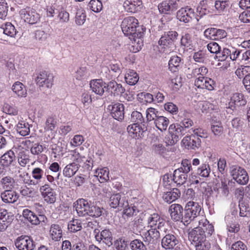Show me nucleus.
I'll list each match as a JSON object with an SVG mask.
<instances>
[{
    "label": "nucleus",
    "mask_w": 250,
    "mask_h": 250,
    "mask_svg": "<svg viewBox=\"0 0 250 250\" xmlns=\"http://www.w3.org/2000/svg\"><path fill=\"white\" fill-rule=\"evenodd\" d=\"M20 13L24 21L29 24H35L39 21L40 19V15L35 10L30 7L21 9Z\"/></svg>",
    "instance_id": "obj_10"
},
{
    "label": "nucleus",
    "mask_w": 250,
    "mask_h": 250,
    "mask_svg": "<svg viewBox=\"0 0 250 250\" xmlns=\"http://www.w3.org/2000/svg\"><path fill=\"white\" fill-rule=\"evenodd\" d=\"M30 157L26 151H22L19 153L18 161L20 165L24 167L30 162Z\"/></svg>",
    "instance_id": "obj_49"
},
{
    "label": "nucleus",
    "mask_w": 250,
    "mask_h": 250,
    "mask_svg": "<svg viewBox=\"0 0 250 250\" xmlns=\"http://www.w3.org/2000/svg\"><path fill=\"white\" fill-rule=\"evenodd\" d=\"M177 2L176 0H165L158 5V9L162 14H169L171 10L176 8Z\"/></svg>",
    "instance_id": "obj_26"
},
{
    "label": "nucleus",
    "mask_w": 250,
    "mask_h": 250,
    "mask_svg": "<svg viewBox=\"0 0 250 250\" xmlns=\"http://www.w3.org/2000/svg\"><path fill=\"white\" fill-rule=\"evenodd\" d=\"M95 174L101 183H104L109 180V170L106 167L97 168L95 171Z\"/></svg>",
    "instance_id": "obj_44"
},
{
    "label": "nucleus",
    "mask_w": 250,
    "mask_h": 250,
    "mask_svg": "<svg viewBox=\"0 0 250 250\" xmlns=\"http://www.w3.org/2000/svg\"><path fill=\"white\" fill-rule=\"evenodd\" d=\"M177 169L183 173L188 174L192 169L190 161L188 159L183 160L182 161L181 167Z\"/></svg>",
    "instance_id": "obj_59"
},
{
    "label": "nucleus",
    "mask_w": 250,
    "mask_h": 250,
    "mask_svg": "<svg viewBox=\"0 0 250 250\" xmlns=\"http://www.w3.org/2000/svg\"><path fill=\"white\" fill-rule=\"evenodd\" d=\"M178 36V33L175 31H169L165 32L160 39L158 43L163 52L166 54H169L175 48L174 42Z\"/></svg>",
    "instance_id": "obj_2"
},
{
    "label": "nucleus",
    "mask_w": 250,
    "mask_h": 250,
    "mask_svg": "<svg viewBox=\"0 0 250 250\" xmlns=\"http://www.w3.org/2000/svg\"><path fill=\"white\" fill-rule=\"evenodd\" d=\"M164 232H162L158 229L150 228L149 229L144 233V239L146 242L149 243H154L161 235H164Z\"/></svg>",
    "instance_id": "obj_17"
},
{
    "label": "nucleus",
    "mask_w": 250,
    "mask_h": 250,
    "mask_svg": "<svg viewBox=\"0 0 250 250\" xmlns=\"http://www.w3.org/2000/svg\"><path fill=\"white\" fill-rule=\"evenodd\" d=\"M185 208L192 214L198 220H200L199 215L201 211V207L198 203L189 201L187 203Z\"/></svg>",
    "instance_id": "obj_32"
},
{
    "label": "nucleus",
    "mask_w": 250,
    "mask_h": 250,
    "mask_svg": "<svg viewBox=\"0 0 250 250\" xmlns=\"http://www.w3.org/2000/svg\"><path fill=\"white\" fill-rule=\"evenodd\" d=\"M48 37V34L42 30H37L35 33L36 40L40 43L45 42Z\"/></svg>",
    "instance_id": "obj_64"
},
{
    "label": "nucleus",
    "mask_w": 250,
    "mask_h": 250,
    "mask_svg": "<svg viewBox=\"0 0 250 250\" xmlns=\"http://www.w3.org/2000/svg\"><path fill=\"white\" fill-rule=\"evenodd\" d=\"M2 201L6 203H14L19 198L18 194L12 190H6L0 194Z\"/></svg>",
    "instance_id": "obj_29"
},
{
    "label": "nucleus",
    "mask_w": 250,
    "mask_h": 250,
    "mask_svg": "<svg viewBox=\"0 0 250 250\" xmlns=\"http://www.w3.org/2000/svg\"><path fill=\"white\" fill-rule=\"evenodd\" d=\"M230 173L233 179L240 185H246L249 181V178L247 171L244 168L238 166H231Z\"/></svg>",
    "instance_id": "obj_5"
},
{
    "label": "nucleus",
    "mask_w": 250,
    "mask_h": 250,
    "mask_svg": "<svg viewBox=\"0 0 250 250\" xmlns=\"http://www.w3.org/2000/svg\"><path fill=\"white\" fill-rule=\"evenodd\" d=\"M181 59L177 56H174L171 57L168 62L169 69L172 72H177L180 66Z\"/></svg>",
    "instance_id": "obj_47"
},
{
    "label": "nucleus",
    "mask_w": 250,
    "mask_h": 250,
    "mask_svg": "<svg viewBox=\"0 0 250 250\" xmlns=\"http://www.w3.org/2000/svg\"><path fill=\"white\" fill-rule=\"evenodd\" d=\"M15 159V155L14 152L12 150H9L1 157L0 165L7 167L12 164Z\"/></svg>",
    "instance_id": "obj_40"
},
{
    "label": "nucleus",
    "mask_w": 250,
    "mask_h": 250,
    "mask_svg": "<svg viewBox=\"0 0 250 250\" xmlns=\"http://www.w3.org/2000/svg\"><path fill=\"white\" fill-rule=\"evenodd\" d=\"M40 191L44 200L49 204H53L56 200V194L48 184L40 186Z\"/></svg>",
    "instance_id": "obj_13"
},
{
    "label": "nucleus",
    "mask_w": 250,
    "mask_h": 250,
    "mask_svg": "<svg viewBox=\"0 0 250 250\" xmlns=\"http://www.w3.org/2000/svg\"><path fill=\"white\" fill-rule=\"evenodd\" d=\"M90 86L93 92L99 95H102L104 94V89L106 87V83L100 79L91 81Z\"/></svg>",
    "instance_id": "obj_27"
},
{
    "label": "nucleus",
    "mask_w": 250,
    "mask_h": 250,
    "mask_svg": "<svg viewBox=\"0 0 250 250\" xmlns=\"http://www.w3.org/2000/svg\"><path fill=\"white\" fill-rule=\"evenodd\" d=\"M16 131L22 136L29 135L30 132L29 124L24 121H20L16 125Z\"/></svg>",
    "instance_id": "obj_39"
},
{
    "label": "nucleus",
    "mask_w": 250,
    "mask_h": 250,
    "mask_svg": "<svg viewBox=\"0 0 250 250\" xmlns=\"http://www.w3.org/2000/svg\"><path fill=\"white\" fill-rule=\"evenodd\" d=\"M227 229L229 232L237 233L240 230V225L233 220L232 217L228 216L225 217Z\"/></svg>",
    "instance_id": "obj_37"
},
{
    "label": "nucleus",
    "mask_w": 250,
    "mask_h": 250,
    "mask_svg": "<svg viewBox=\"0 0 250 250\" xmlns=\"http://www.w3.org/2000/svg\"><path fill=\"white\" fill-rule=\"evenodd\" d=\"M62 231L61 226L56 224H52L50 228L49 234L54 241H59L62 237Z\"/></svg>",
    "instance_id": "obj_35"
},
{
    "label": "nucleus",
    "mask_w": 250,
    "mask_h": 250,
    "mask_svg": "<svg viewBox=\"0 0 250 250\" xmlns=\"http://www.w3.org/2000/svg\"><path fill=\"white\" fill-rule=\"evenodd\" d=\"M82 225L80 221L75 219L70 221L68 224V229L72 232H76L82 229Z\"/></svg>",
    "instance_id": "obj_53"
},
{
    "label": "nucleus",
    "mask_w": 250,
    "mask_h": 250,
    "mask_svg": "<svg viewBox=\"0 0 250 250\" xmlns=\"http://www.w3.org/2000/svg\"><path fill=\"white\" fill-rule=\"evenodd\" d=\"M247 104V101L244 96L242 93H234L230 97L229 102L227 104V108L230 109H237L244 106Z\"/></svg>",
    "instance_id": "obj_11"
},
{
    "label": "nucleus",
    "mask_w": 250,
    "mask_h": 250,
    "mask_svg": "<svg viewBox=\"0 0 250 250\" xmlns=\"http://www.w3.org/2000/svg\"><path fill=\"white\" fill-rule=\"evenodd\" d=\"M182 144L188 149L196 150L200 146L201 140L195 135L186 136L183 139Z\"/></svg>",
    "instance_id": "obj_15"
},
{
    "label": "nucleus",
    "mask_w": 250,
    "mask_h": 250,
    "mask_svg": "<svg viewBox=\"0 0 250 250\" xmlns=\"http://www.w3.org/2000/svg\"><path fill=\"white\" fill-rule=\"evenodd\" d=\"M69 155L71 160L73 161L72 163H75V164L78 165L79 168L85 160V157L80 154L76 149L71 151Z\"/></svg>",
    "instance_id": "obj_43"
},
{
    "label": "nucleus",
    "mask_w": 250,
    "mask_h": 250,
    "mask_svg": "<svg viewBox=\"0 0 250 250\" xmlns=\"http://www.w3.org/2000/svg\"><path fill=\"white\" fill-rule=\"evenodd\" d=\"M13 92L19 97L25 98L27 96L26 87L22 83L17 81L12 86Z\"/></svg>",
    "instance_id": "obj_30"
},
{
    "label": "nucleus",
    "mask_w": 250,
    "mask_h": 250,
    "mask_svg": "<svg viewBox=\"0 0 250 250\" xmlns=\"http://www.w3.org/2000/svg\"><path fill=\"white\" fill-rule=\"evenodd\" d=\"M210 172V168L208 164L201 165L197 169V175L203 178L208 177Z\"/></svg>",
    "instance_id": "obj_48"
},
{
    "label": "nucleus",
    "mask_w": 250,
    "mask_h": 250,
    "mask_svg": "<svg viewBox=\"0 0 250 250\" xmlns=\"http://www.w3.org/2000/svg\"><path fill=\"white\" fill-rule=\"evenodd\" d=\"M109 91L114 95H119L124 92L125 89L121 84H118L115 81H110L106 85Z\"/></svg>",
    "instance_id": "obj_38"
},
{
    "label": "nucleus",
    "mask_w": 250,
    "mask_h": 250,
    "mask_svg": "<svg viewBox=\"0 0 250 250\" xmlns=\"http://www.w3.org/2000/svg\"><path fill=\"white\" fill-rule=\"evenodd\" d=\"M86 20V14L83 9H78L77 11L75 21L77 24L81 25L84 23Z\"/></svg>",
    "instance_id": "obj_56"
},
{
    "label": "nucleus",
    "mask_w": 250,
    "mask_h": 250,
    "mask_svg": "<svg viewBox=\"0 0 250 250\" xmlns=\"http://www.w3.org/2000/svg\"><path fill=\"white\" fill-rule=\"evenodd\" d=\"M197 218L189 211H188L186 208H185L184 214L182 218V222L185 225L187 226L191 221H194Z\"/></svg>",
    "instance_id": "obj_55"
},
{
    "label": "nucleus",
    "mask_w": 250,
    "mask_h": 250,
    "mask_svg": "<svg viewBox=\"0 0 250 250\" xmlns=\"http://www.w3.org/2000/svg\"><path fill=\"white\" fill-rule=\"evenodd\" d=\"M203 219L198 220V227L203 233L205 234V237L208 238L213 233L214 231V227L210 224L207 219L202 217Z\"/></svg>",
    "instance_id": "obj_23"
},
{
    "label": "nucleus",
    "mask_w": 250,
    "mask_h": 250,
    "mask_svg": "<svg viewBox=\"0 0 250 250\" xmlns=\"http://www.w3.org/2000/svg\"><path fill=\"white\" fill-rule=\"evenodd\" d=\"M175 183L177 185H182L185 184L188 178V174L183 173L178 169H175L172 174Z\"/></svg>",
    "instance_id": "obj_41"
},
{
    "label": "nucleus",
    "mask_w": 250,
    "mask_h": 250,
    "mask_svg": "<svg viewBox=\"0 0 250 250\" xmlns=\"http://www.w3.org/2000/svg\"><path fill=\"white\" fill-rule=\"evenodd\" d=\"M204 36L208 39L218 40L226 37L227 33L223 29L209 28L204 31Z\"/></svg>",
    "instance_id": "obj_16"
},
{
    "label": "nucleus",
    "mask_w": 250,
    "mask_h": 250,
    "mask_svg": "<svg viewBox=\"0 0 250 250\" xmlns=\"http://www.w3.org/2000/svg\"><path fill=\"white\" fill-rule=\"evenodd\" d=\"M160 136L153 134L151 141V150L152 153L157 155H162L165 153L166 148L160 143Z\"/></svg>",
    "instance_id": "obj_18"
},
{
    "label": "nucleus",
    "mask_w": 250,
    "mask_h": 250,
    "mask_svg": "<svg viewBox=\"0 0 250 250\" xmlns=\"http://www.w3.org/2000/svg\"><path fill=\"white\" fill-rule=\"evenodd\" d=\"M109 206L114 208H118L122 209L123 207H128V203L125 196L120 193L112 195L109 201Z\"/></svg>",
    "instance_id": "obj_12"
},
{
    "label": "nucleus",
    "mask_w": 250,
    "mask_h": 250,
    "mask_svg": "<svg viewBox=\"0 0 250 250\" xmlns=\"http://www.w3.org/2000/svg\"><path fill=\"white\" fill-rule=\"evenodd\" d=\"M89 8L94 12H99L103 8V4L99 0H91L88 3Z\"/></svg>",
    "instance_id": "obj_58"
},
{
    "label": "nucleus",
    "mask_w": 250,
    "mask_h": 250,
    "mask_svg": "<svg viewBox=\"0 0 250 250\" xmlns=\"http://www.w3.org/2000/svg\"><path fill=\"white\" fill-rule=\"evenodd\" d=\"M35 82L38 86L51 88L53 85L54 76L53 74L46 71L40 72L35 79Z\"/></svg>",
    "instance_id": "obj_7"
},
{
    "label": "nucleus",
    "mask_w": 250,
    "mask_h": 250,
    "mask_svg": "<svg viewBox=\"0 0 250 250\" xmlns=\"http://www.w3.org/2000/svg\"><path fill=\"white\" fill-rule=\"evenodd\" d=\"M78 165L75 163H70L67 165L63 169L62 174L65 177L71 178L74 176L79 170Z\"/></svg>",
    "instance_id": "obj_36"
},
{
    "label": "nucleus",
    "mask_w": 250,
    "mask_h": 250,
    "mask_svg": "<svg viewBox=\"0 0 250 250\" xmlns=\"http://www.w3.org/2000/svg\"><path fill=\"white\" fill-rule=\"evenodd\" d=\"M169 85L171 88V90L173 91V93L177 92L182 85L181 78L176 77L172 79Z\"/></svg>",
    "instance_id": "obj_52"
},
{
    "label": "nucleus",
    "mask_w": 250,
    "mask_h": 250,
    "mask_svg": "<svg viewBox=\"0 0 250 250\" xmlns=\"http://www.w3.org/2000/svg\"><path fill=\"white\" fill-rule=\"evenodd\" d=\"M191 244L195 247L196 250H208L210 247V243L204 240L203 241L192 242Z\"/></svg>",
    "instance_id": "obj_57"
},
{
    "label": "nucleus",
    "mask_w": 250,
    "mask_h": 250,
    "mask_svg": "<svg viewBox=\"0 0 250 250\" xmlns=\"http://www.w3.org/2000/svg\"><path fill=\"white\" fill-rule=\"evenodd\" d=\"M168 231V230L166 233H164L161 239L162 247L165 250H179L177 246L179 242L177 236Z\"/></svg>",
    "instance_id": "obj_4"
},
{
    "label": "nucleus",
    "mask_w": 250,
    "mask_h": 250,
    "mask_svg": "<svg viewBox=\"0 0 250 250\" xmlns=\"http://www.w3.org/2000/svg\"><path fill=\"white\" fill-rule=\"evenodd\" d=\"M23 216L32 224L37 225L41 222H44L46 217L43 215H36L33 212L28 209H24L22 212Z\"/></svg>",
    "instance_id": "obj_20"
},
{
    "label": "nucleus",
    "mask_w": 250,
    "mask_h": 250,
    "mask_svg": "<svg viewBox=\"0 0 250 250\" xmlns=\"http://www.w3.org/2000/svg\"><path fill=\"white\" fill-rule=\"evenodd\" d=\"M181 44L187 49H192L193 46L191 35L189 34L183 35L181 39Z\"/></svg>",
    "instance_id": "obj_54"
},
{
    "label": "nucleus",
    "mask_w": 250,
    "mask_h": 250,
    "mask_svg": "<svg viewBox=\"0 0 250 250\" xmlns=\"http://www.w3.org/2000/svg\"><path fill=\"white\" fill-rule=\"evenodd\" d=\"M74 207L79 216H89L98 218L103 212V208L83 198L78 199L74 203Z\"/></svg>",
    "instance_id": "obj_1"
},
{
    "label": "nucleus",
    "mask_w": 250,
    "mask_h": 250,
    "mask_svg": "<svg viewBox=\"0 0 250 250\" xmlns=\"http://www.w3.org/2000/svg\"><path fill=\"white\" fill-rule=\"evenodd\" d=\"M168 132L171 137H173L175 141H178L179 136L184 135L187 131L183 126L179 124H172L168 128Z\"/></svg>",
    "instance_id": "obj_25"
},
{
    "label": "nucleus",
    "mask_w": 250,
    "mask_h": 250,
    "mask_svg": "<svg viewBox=\"0 0 250 250\" xmlns=\"http://www.w3.org/2000/svg\"><path fill=\"white\" fill-rule=\"evenodd\" d=\"M141 3L140 0H125L123 3V6L128 12L135 13L137 12L138 7Z\"/></svg>",
    "instance_id": "obj_34"
},
{
    "label": "nucleus",
    "mask_w": 250,
    "mask_h": 250,
    "mask_svg": "<svg viewBox=\"0 0 250 250\" xmlns=\"http://www.w3.org/2000/svg\"><path fill=\"white\" fill-rule=\"evenodd\" d=\"M128 245V241L125 239L119 238L114 242V246L117 250H125Z\"/></svg>",
    "instance_id": "obj_62"
},
{
    "label": "nucleus",
    "mask_w": 250,
    "mask_h": 250,
    "mask_svg": "<svg viewBox=\"0 0 250 250\" xmlns=\"http://www.w3.org/2000/svg\"><path fill=\"white\" fill-rule=\"evenodd\" d=\"M181 192L179 189L173 188L172 190L165 192L163 198L166 202L171 203L180 197Z\"/></svg>",
    "instance_id": "obj_33"
},
{
    "label": "nucleus",
    "mask_w": 250,
    "mask_h": 250,
    "mask_svg": "<svg viewBox=\"0 0 250 250\" xmlns=\"http://www.w3.org/2000/svg\"><path fill=\"white\" fill-rule=\"evenodd\" d=\"M239 216L247 217L249 214V205L243 200L239 201Z\"/></svg>",
    "instance_id": "obj_50"
},
{
    "label": "nucleus",
    "mask_w": 250,
    "mask_h": 250,
    "mask_svg": "<svg viewBox=\"0 0 250 250\" xmlns=\"http://www.w3.org/2000/svg\"><path fill=\"white\" fill-rule=\"evenodd\" d=\"M216 86L215 82L211 78L207 77L204 83V87L202 89H207L208 91H212Z\"/></svg>",
    "instance_id": "obj_63"
},
{
    "label": "nucleus",
    "mask_w": 250,
    "mask_h": 250,
    "mask_svg": "<svg viewBox=\"0 0 250 250\" xmlns=\"http://www.w3.org/2000/svg\"><path fill=\"white\" fill-rule=\"evenodd\" d=\"M188 238L191 243L194 242L199 243L200 241H203L206 239L205 234L202 232L198 226L195 228L189 233Z\"/></svg>",
    "instance_id": "obj_31"
},
{
    "label": "nucleus",
    "mask_w": 250,
    "mask_h": 250,
    "mask_svg": "<svg viewBox=\"0 0 250 250\" xmlns=\"http://www.w3.org/2000/svg\"><path fill=\"white\" fill-rule=\"evenodd\" d=\"M138 21L133 17L125 18L122 22L121 28L124 35L130 40L136 37V29L138 27Z\"/></svg>",
    "instance_id": "obj_3"
},
{
    "label": "nucleus",
    "mask_w": 250,
    "mask_h": 250,
    "mask_svg": "<svg viewBox=\"0 0 250 250\" xmlns=\"http://www.w3.org/2000/svg\"><path fill=\"white\" fill-rule=\"evenodd\" d=\"M176 17L181 22H189L195 17L194 9L188 6L182 8L177 11Z\"/></svg>",
    "instance_id": "obj_14"
},
{
    "label": "nucleus",
    "mask_w": 250,
    "mask_h": 250,
    "mask_svg": "<svg viewBox=\"0 0 250 250\" xmlns=\"http://www.w3.org/2000/svg\"><path fill=\"white\" fill-rule=\"evenodd\" d=\"M130 245L132 250H146V248L143 243L138 239H135L131 241Z\"/></svg>",
    "instance_id": "obj_61"
},
{
    "label": "nucleus",
    "mask_w": 250,
    "mask_h": 250,
    "mask_svg": "<svg viewBox=\"0 0 250 250\" xmlns=\"http://www.w3.org/2000/svg\"><path fill=\"white\" fill-rule=\"evenodd\" d=\"M44 172L42 169L40 167H34L31 171V179L33 186L39 187L41 186L42 180L44 178Z\"/></svg>",
    "instance_id": "obj_21"
},
{
    "label": "nucleus",
    "mask_w": 250,
    "mask_h": 250,
    "mask_svg": "<svg viewBox=\"0 0 250 250\" xmlns=\"http://www.w3.org/2000/svg\"><path fill=\"white\" fill-rule=\"evenodd\" d=\"M94 233L96 240L99 243H103L108 247L112 245V234L109 229H104L100 231L99 229H95Z\"/></svg>",
    "instance_id": "obj_8"
},
{
    "label": "nucleus",
    "mask_w": 250,
    "mask_h": 250,
    "mask_svg": "<svg viewBox=\"0 0 250 250\" xmlns=\"http://www.w3.org/2000/svg\"><path fill=\"white\" fill-rule=\"evenodd\" d=\"M154 123L156 127L161 132H163L167 130L169 124V120L166 117L160 116L156 118Z\"/></svg>",
    "instance_id": "obj_42"
},
{
    "label": "nucleus",
    "mask_w": 250,
    "mask_h": 250,
    "mask_svg": "<svg viewBox=\"0 0 250 250\" xmlns=\"http://www.w3.org/2000/svg\"><path fill=\"white\" fill-rule=\"evenodd\" d=\"M168 211L171 219L174 221H181L183 217V208L182 206L178 204H173L170 206Z\"/></svg>",
    "instance_id": "obj_22"
},
{
    "label": "nucleus",
    "mask_w": 250,
    "mask_h": 250,
    "mask_svg": "<svg viewBox=\"0 0 250 250\" xmlns=\"http://www.w3.org/2000/svg\"><path fill=\"white\" fill-rule=\"evenodd\" d=\"M173 177L171 174H166L163 178V184L164 186L168 188L175 183L174 180H173Z\"/></svg>",
    "instance_id": "obj_60"
},
{
    "label": "nucleus",
    "mask_w": 250,
    "mask_h": 250,
    "mask_svg": "<svg viewBox=\"0 0 250 250\" xmlns=\"http://www.w3.org/2000/svg\"><path fill=\"white\" fill-rule=\"evenodd\" d=\"M144 206L142 202L135 203V201L133 205L132 204L130 206L128 205V207L122 208V209H124V214L128 217L136 215L139 212L143 211Z\"/></svg>",
    "instance_id": "obj_19"
},
{
    "label": "nucleus",
    "mask_w": 250,
    "mask_h": 250,
    "mask_svg": "<svg viewBox=\"0 0 250 250\" xmlns=\"http://www.w3.org/2000/svg\"><path fill=\"white\" fill-rule=\"evenodd\" d=\"M12 216H10L7 210L4 208L0 209V231L5 230L11 222Z\"/></svg>",
    "instance_id": "obj_28"
},
{
    "label": "nucleus",
    "mask_w": 250,
    "mask_h": 250,
    "mask_svg": "<svg viewBox=\"0 0 250 250\" xmlns=\"http://www.w3.org/2000/svg\"><path fill=\"white\" fill-rule=\"evenodd\" d=\"M129 135L133 138L139 139L143 136L145 132V128L138 123H134L129 125L127 127Z\"/></svg>",
    "instance_id": "obj_24"
},
{
    "label": "nucleus",
    "mask_w": 250,
    "mask_h": 250,
    "mask_svg": "<svg viewBox=\"0 0 250 250\" xmlns=\"http://www.w3.org/2000/svg\"><path fill=\"white\" fill-rule=\"evenodd\" d=\"M3 33L11 37H14L16 35V30L15 26L10 22L6 23L2 27Z\"/></svg>",
    "instance_id": "obj_51"
},
{
    "label": "nucleus",
    "mask_w": 250,
    "mask_h": 250,
    "mask_svg": "<svg viewBox=\"0 0 250 250\" xmlns=\"http://www.w3.org/2000/svg\"><path fill=\"white\" fill-rule=\"evenodd\" d=\"M208 73V68L203 65L193 68L191 71L192 77L197 78L207 76Z\"/></svg>",
    "instance_id": "obj_45"
},
{
    "label": "nucleus",
    "mask_w": 250,
    "mask_h": 250,
    "mask_svg": "<svg viewBox=\"0 0 250 250\" xmlns=\"http://www.w3.org/2000/svg\"><path fill=\"white\" fill-rule=\"evenodd\" d=\"M148 226L150 228L158 229L162 232L166 233L168 230L166 221L157 213H153L147 218Z\"/></svg>",
    "instance_id": "obj_6"
},
{
    "label": "nucleus",
    "mask_w": 250,
    "mask_h": 250,
    "mask_svg": "<svg viewBox=\"0 0 250 250\" xmlns=\"http://www.w3.org/2000/svg\"><path fill=\"white\" fill-rule=\"evenodd\" d=\"M14 243L18 250H33L35 248V244L32 239L27 235L18 237Z\"/></svg>",
    "instance_id": "obj_9"
},
{
    "label": "nucleus",
    "mask_w": 250,
    "mask_h": 250,
    "mask_svg": "<svg viewBox=\"0 0 250 250\" xmlns=\"http://www.w3.org/2000/svg\"><path fill=\"white\" fill-rule=\"evenodd\" d=\"M125 80L129 85L135 84L139 80V76L137 73L134 70H129L125 75Z\"/></svg>",
    "instance_id": "obj_46"
}]
</instances>
